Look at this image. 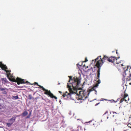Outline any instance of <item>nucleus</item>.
<instances>
[{
	"instance_id": "11",
	"label": "nucleus",
	"mask_w": 131,
	"mask_h": 131,
	"mask_svg": "<svg viewBox=\"0 0 131 131\" xmlns=\"http://www.w3.org/2000/svg\"><path fill=\"white\" fill-rule=\"evenodd\" d=\"M28 114V113L26 111L24 112L22 114V115L23 116H25Z\"/></svg>"
},
{
	"instance_id": "42",
	"label": "nucleus",
	"mask_w": 131,
	"mask_h": 131,
	"mask_svg": "<svg viewBox=\"0 0 131 131\" xmlns=\"http://www.w3.org/2000/svg\"><path fill=\"white\" fill-rule=\"evenodd\" d=\"M1 106V104H0V106Z\"/></svg>"
},
{
	"instance_id": "15",
	"label": "nucleus",
	"mask_w": 131,
	"mask_h": 131,
	"mask_svg": "<svg viewBox=\"0 0 131 131\" xmlns=\"http://www.w3.org/2000/svg\"><path fill=\"white\" fill-rule=\"evenodd\" d=\"M12 97L14 98L15 99H19V97L18 95L16 96H12Z\"/></svg>"
},
{
	"instance_id": "18",
	"label": "nucleus",
	"mask_w": 131,
	"mask_h": 131,
	"mask_svg": "<svg viewBox=\"0 0 131 131\" xmlns=\"http://www.w3.org/2000/svg\"><path fill=\"white\" fill-rule=\"evenodd\" d=\"M12 124H11V123H7V125L8 126V127L10 126Z\"/></svg>"
},
{
	"instance_id": "14",
	"label": "nucleus",
	"mask_w": 131,
	"mask_h": 131,
	"mask_svg": "<svg viewBox=\"0 0 131 131\" xmlns=\"http://www.w3.org/2000/svg\"><path fill=\"white\" fill-rule=\"evenodd\" d=\"M130 77H131L129 75V76H127V77L126 79V80L127 81H130L131 80L130 79Z\"/></svg>"
},
{
	"instance_id": "23",
	"label": "nucleus",
	"mask_w": 131,
	"mask_h": 131,
	"mask_svg": "<svg viewBox=\"0 0 131 131\" xmlns=\"http://www.w3.org/2000/svg\"><path fill=\"white\" fill-rule=\"evenodd\" d=\"M88 60H87V58H85V61H84V62H86L87 61H88Z\"/></svg>"
},
{
	"instance_id": "4",
	"label": "nucleus",
	"mask_w": 131,
	"mask_h": 131,
	"mask_svg": "<svg viewBox=\"0 0 131 131\" xmlns=\"http://www.w3.org/2000/svg\"><path fill=\"white\" fill-rule=\"evenodd\" d=\"M95 88L94 86L91 89H89L87 91H84L82 93V95L79 96L80 97V96L81 97V98H79L80 99V100H84L87 98L89 96L90 93L91 92L93 91H95L96 92V91L95 90Z\"/></svg>"
},
{
	"instance_id": "10",
	"label": "nucleus",
	"mask_w": 131,
	"mask_h": 131,
	"mask_svg": "<svg viewBox=\"0 0 131 131\" xmlns=\"http://www.w3.org/2000/svg\"><path fill=\"white\" fill-rule=\"evenodd\" d=\"M123 74L124 76L125 77L127 75V74L129 75L130 73L128 71L127 69L123 73Z\"/></svg>"
},
{
	"instance_id": "9",
	"label": "nucleus",
	"mask_w": 131,
	"mask_h": 131,
	"mask_svg": "<svg viewBox=\"0 0 131 131\" xmlns=\"http://www.w3.org/2000/svg\"><path fill=\"white\" fill-rule=\"evenodd\" d=\"M16 117H13L9 120V122L13 124L14 122L15 121Z\"/></svg>"
},
{
	"instance_id": "13",
	"label": "nucleus",
	"mask_w": 131,
	"mask_h": 131,
	"mask_svg": "<svg viewBox=\"0 0 131 131\" xmlns=\"http://www.w3.org/2000/svg\"><path fill=\"white\" fill-rule=\"evenodd\" d=\"M97 79H98V81H97V83L99 84H100V83L101 81L99 79L100 77L99 78L97 76Z\"/></svg>"
},
{
	"instance_id": "19",
	"label": "nucleus",
	"mask_w": 131,
	"mask_h": 131,
	"mask_svg": "<svg viewBox=\"0 0 131 131\" xmlns=\"http://www.w3.org/2000/svg\"><path fill=\"white\" fill-rule=\"evenodd\" d=\"M32 99V96L30 95H28V99L29 100H31V99Z\"/></svg>"
},
{
	"instance_id": "36",
	"label": "nucleus",
	"mask_w": 131,
	"mask_h": 131,
	"mask_svg": "<svg viewBox=\"0 0 131 131\" xmlns=\"http://www.w3.org/2000/svg\"><path fill=\"white\" fill-rule=\"evenodd\" d=\"M129 84L130 85H131V83H129Z\"/></svg>"
},
{
	"instance_id": "40",
	"label": "nucleus",
	"mask_w": 131,
	"mask_h": 131,
	"mask_svg": "<svg viewBox=\"0 0 131 131\" xmlns=\"http://www.w3.org/2000/svg\"><path fill=\"white\" fill-rule=\"evenodd\" d=\"M129 100V99L128 98V100Z\"/></svg>"
},
{
	"instance_id": "29",
	"label": "nucleus",
	"mask_w": 131,
	"mask_h": 131,
	"mask_svg": "<svg viewBox=\"0 0 131 131\" xmlns=\"http://www.w3.org/2000/svg\"><path fill=\"white\" fill-rule=\"evenodd\" d=\"M59 93H61H61H62V92H61V91H59Z\"/></svg>"
},
{
	"instance_id": "5",
	"label": "nucleus",
	"mask_w": 131,
	"mask_h": 131,
	"mask_svg": "<svg viewBox=\"0 0 131 131\" xmlns=\"http://www.w3.org/2000/svg\"><path fill=\"white\" fill-rule=\"evenodd\" d=\"M42 89L43 91H46L44 93L45 94L49 95L50 97L52 98H54L56 99H57V98L55 96H54L50 91H48V90L45 89L43 87L42 88Z\"/></svg>"
},
{
	"instance_id": "37",
	"label": "nucleus",
	"mask_w": 131,
	"mask_h": 131,
	"mask_svg": "<svg viewBox=\"0 0 131 131\" xmlns=\"http://www.w3.org/2000/svg\"><path fill=\"white\" fill-rule=\"evenodd\" d=\"M122 66H123V64H122Z\"/></svg>"
},
{
	"instance_id": "24",
	"label": "nucleus",
	"mask_w": 131,
	"mask_h": 131,
	"mask_svg": "<svg viewBox=\"0 0 131 131\" xmlns=\"http://www.w3.org/2000/svg\"><path fill=\"white\" fill-rule=\"evenodd\" d=\"M33 84H36L38 86L39 85L38 84V83H37L36 82H35L34 83H33Z\"/></svg>"
},
{
	"instance_id": "33",
	"label": "nucleus",
	"mask_w": 131,
	"mask_h": 131,
	"mask_svg": "<svg viewBox=\"0 0 131 131\" xmlns=\"http://www.w3.org/2000/svg\"><path fill=\"white\" fill-rule=\"evenodd\" d=\"M116 54H118V52H117V50H116Z\"/></svg>"
},
{
	"instance_id": "32",
	"label": "nucleus",
	"mask_w": 131,
	"mask_h": 131,
	"mask_svg": "<svg viewBox=\"0 0 131 131\" xmlns=\"http://www.w3.org/2000/svg\"><path fill=\"white\" fill-rule=\"evenodd\" d=\"M99 103H97L96 104V105H95L96 106L97 105H98L99 104Z\"/></svg>"
},
{
	"instance_id": "39",
	"label": "nucleus",
	"mask_w": 131,
	"mask_h": 131,
	"mask_svg": "<svg viewBox=\"0 0 131 131\" xmlns=\"http://www.w3.org/2000/svg\"><path fill=\"white\" fill-rule=\"evenodd\" d=\"M123 80H124L123 79Z\"/></svg>"
},
{
	"instance_id": "8",
	"label": "nucleus",
	"mask_w": 131,
	"mask_h": 131,
	"mask_svg": "<svg viewBox=\"0 0 131 131\" xmlns=\"http://www.w3.org/2000/svg\"><path fill=\"white\" fill-rule=\"evenodd\" d=\"M0 67L3 70H4L6 72V71L8 70H7L8 69V68L5 65L3 64L1 66H0Z\"/></svg>"
},
{
	"instance_id": "17",
	"label": "nucleus",
	"mask_w": 131,
	"mask_h": 131,
	"mask_svg": "<svg viewBox=\"0 0 131 131\" xmlns=\"http://www.w3.org/2000/svg\"><path fill=\"white\" fill-rule=\"evenodd\" d=\"M5 89H5V88H3L2 87H1L0 86V90L1 91H3L5 90Z\"/></svg>"
},
{
	"instance_id": "3",
	"label": "nucleus",
	"mask_w": 131,
	"mask_h": 131,
	"mask_svg": "<svg viewBox=\"0 0 131 131\" xmlns=\"http://www.w3.org/2000/svg\"><path fill=\"white\" fill-rule=\"evenodd\" d=\"M10 70H8L6 72V75H7V77L11 81L15 82H17L18 85L20 84H25L27 83V84L29 83L28 81H25L24 79H23L17 77L16 79L15 78L13 77V76L12 74L10 73L11 72Z\"/></svg>"
},
{
	"instance_id": "30",
	"label": "nucleus",
	"mask_w": 131,
	"mask_h": 131,
	"mask_svg": "<svg viewBox=\"0 0 131 131\" xmlns=\"http://www.w3.org/2000/svg\"><path fill=\"white\" fill-rule=\"evenodd\" d=\"M116 63L117 64H118L119 63V62H116Z\"/></svg>"
},
{
	"instance_id": "21",
	"label": "nucleus",
	"mask_w": 131,
	"mask_h": 131,
	"mask_svg": "<svg viewBox=\"0 0 131 131\" xmlns=\"http://www.w3.org/2000/svg\"><path fill=\"white\" fill-rule=\"evenodd\" d=\"M128 126V127H130V128H131V124L130 123H129L127 125Z\"/></svg>"
},
{
	"instance_id": "12",
	"label": "nucleus",
	"mask_w": 131,
	"mask_h": 131,
	"mask_svg": "<svg viewBox=\"0 0 131 131\" xmlns=\"http://www.w3.org/2000/svg\"><path fill=\"white\" fill-rule=\"evenodd\" d=\"M124 101H125V102L127 101V100L125 99L124 98H122L120 101V103H121L122 102H123Z\"/></svg>"
},
{
	"instance_id": "28",
	"label": "nucleus",
	"mask_w": 131,
	"mask_h": 131,
	"mask_svg": "<svg viewBox=\"0 0 131 131\" xmlns=\"http://www.w3.org/2000/svg\"><path fill=\"white\" fill-rule=\"evenodd\" d=\"M38 86H39L40 87V88H42L43 87V86H40V85H38Z\"/></svg>"
},
{
	"instance_id": "38",
	"label": "nucleus",
	"mask_w": 131,
	"mask_h": 131,
	"mask_svg": "<svg viewBox=\"0 0 131 131\" xmlns=\"http://www.w3.org/2000/svg\"><path fill=\"white\" fill-rule=\"evenodd\" d=\"M58 84H60V83H59Z\"/></svg>"
},
{
	"instance_id": "7",
	"label": "nucleus",
	"mask_w": 131,
	"mask_h": 131,
	"mask_svg": "<svg viewBox=\"0 0 131 131\" xmlns=\"http://www.w3.org/2000/svg\"><path fill=\"white\" fill-rule=\"evenodd\" d=\"M1 80L2 81V84H5V83H8L9 82L6 78H1Z\"/></svg>"
},
{
	"instance_id": "16",
	"label": "nucleus",
	"mask_w": 131,
	"mask_h": 131,
	"mask_svg": "<svg viewBox=\"0 0 131 131\" xmlns=\"http://www.w3.org/2000/svg\"><path fill=\"white\" fill-rule=\"evenodd\" d=\"M31 112H30L29 113V115L27 116L26 117V118H30V115H31Z\"/></svg>"
},
{
	"instance_id": "41",
	"label": "nucleus",
	"mask_w": 131,
	"mask_h": 131,
	"mask_svg": "<svg viewBox=\"0 0 131 131\" xmlns=\"http://www.w3.org/2000/svg\"><path fill=\"white\" fill-rule=\"evenodd\" d=\"M112 101H114V100H112Z\"/></svg>"
},
{
	"instance_id": "27",
	"label": "nucleus",
	"mask_w": 131,
	"mask_h": 131,
	"mask_svg": "<svg viewBox=\"0 0 131 131\" xmlns=\"http://www.w3.org/2000/svg\"><path fill=\"white\" fill-rule=\"evenodd\" d=\"M108 113V111H106L105 113L104 114V115L106 114V113Z\"/></svg>"
},
{
	"instance_id": "2",
	"label": "nucleus",
	"mask_w": 131,
	"mask_h": 131,
	"mask_svg": "<svg viewBox=\"0 0 131 131\" xmlns=\"http://www.w3.org/2000/svg\"><path fill=\"white\" fill-rule=\"evenodd\" d=\"M101 56H100L97 57L95 60V62L97 61L96 64V66L98 68V70L97 71V76L98 78L99 77L100 74V70L101 67L102 65L105 62L108 61L112 63H113L116 61L119 57L116 58L115 57L111 56L110 57L104 55L102 59L101 58Z\"/></svg>"
},
{
	"instance_id": "20",
	"label": "nucleus",
	"mask_w": 131,
	"mask_h": 131,
	"mask_svg": "<svg viewBox=\"0 0 131 131\" xmlns=\"http://www.w3.org/2000/svg\"><path fill=\"white\" fill-rule=\"evenodd\" d=\"M128 96V95L126 93V94H125L124 95V98L125 99L126 97H127Z\"/></svg>"
},
{
	"instance_id": "35",
	"label": "nucleus",
	"mask_w": 131,
	"mask_h": 131,
	"mask_svg": "<svg viewBox=\"0 0 131 131\" xmlns=\"http://www.w3.org/2000/svg\"><path fill=\"white\" fill-rule=\"evenodd\" d=\"M109 117H108V116L107 117V118L108 119V118Z\"/></svg>"
},
{
	"instance_id": "6",
	"label": "nucleus",
	"mask_w": 131,
	"mask_h": 131,
	"mask_svg": "<svg viewBox=\"0 0 131 131\" xmlns=\"http://www.w3.org/2000/svg\"><path fill=\"white\" fill-rule=\"evenodd\" d=\"M110 115H109L110 118H111V117H115L116 116L117 113L115 112H110Z\"/></svg>"
},
{
	"instance_id": "1",
	"label": "nucleus",
	"mask_w": 131,
	"mask_h": 131,
	"mask_svg": "<svg viewBox=\"0 0 131 131\" xmlns=\"http://www.w3.org/2000/svg\"><path fill=\"white\" fill-rule=\"evenodd\" d=\"M68 77L69 80L68 83H67V87L70 93L66 92L65 93H63L62 96L64 97H66L67 98H70L71 97V94H76L77 90L79 89L78 87L80 86V80L76 77H74L73 78L71 76H69Z\"/></svg>"
},
{
	"instance_id": "26",
	"label": "nucleus",
	"mask_w": 131,
	"mask_h": 131,
	"mask_svg": "<svg viewBox=\"0 0 131 131\" xmlns=\"http://www.w3.org/2000/svg\"><path fill=\"white\" fill-rule=\"evenodd\" d=\"M3 64H2V62H0V66H2Z\"/></svg>"
},
{
	"instance_id": "22",
	"label": "nucleus",
	"mask_w": 131,
	"mask_h": 131,
	"mask_svg": "<svg viewBox=\"0 0 131 131\" xmlns=\"http://www.w3.org/2000/svg\"><path fill=\"white\" fill-rule=\"evenodd\" d=\"M99 85V84H97V83H96L94 86V87H95V88H96V87H98V85Z\"/></svg>"
},
{
	"instance_id": "34",
	"label": "nucleus",
	"mask_w": 131,
	"mask_h": 131,
	"mask_svg": "<svg viewBox=\"0 0 131 131\" xmlns=\"http://www.w3.org/2000/svg\"><path fill=\"white\" fill-rule=\"evenodd\" d=\"M129 75L131 77V74H129Z\"/></svg>"
},
{
	"instance_id": "31",
	"label": "nucleus",
	"mask_w": 131,
	"mask_h": 131,
	"mask_svg": "<svg viewBox=\"0 0 131 131\" xmlns=\"http://www.w3.org/2000/svg\"><path fill=\"white\" fill-rule=\"evenodd\" d=\"M107 131H112V129H111L110 130H109V131L107 130Z\"/></svg>"
},
{
	"instance_id": "25",
	"label": "nucleus",
	"mask_w": 131,
	"mask_h": 131,
	"mask_svg": "<svg viewBox=\"0 0 131 131\" xmlns=\"http://www.w3.org/2000/svg\"><path fill=\"white\" fill-rule=\"evenodd\" d=\"M3 94H6L7 93V92H6V91H4L3 92Z\"/></svg>"
}]
</instances>
